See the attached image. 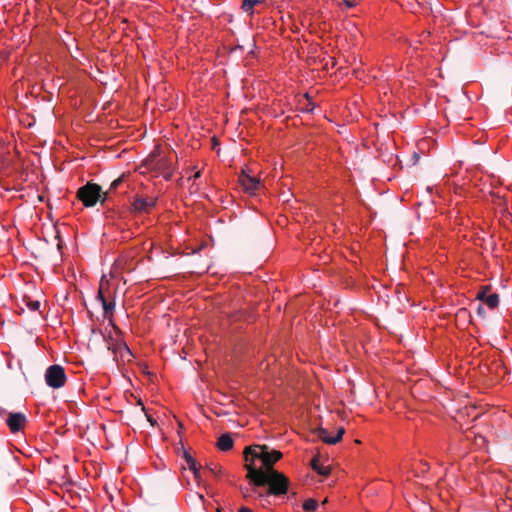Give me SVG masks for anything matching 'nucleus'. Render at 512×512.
Returning <instances> with one entry per match:
<instances>
[{
  "instance_id": "nucleus-1",
  "label": "nucleus",
  "mask_w": 512,
  "mask_h": 512,
  "mask_svg": "<svg viewBox=\"0 0 512 512\" xmlns=\"http://www.w3.org/2000/svg\"><path fill=\"white\" fill-rule=\"evenodd\" d=\"M244 454L247 477L251 484L258 487L268 486V493L275 496L288 492V478L273 469V465L282 458L280 451L270 449L267 445H254L246 447Z\"/></svg>"
},
{
  "instance_id": "nucleus-2",
  "label": "nucleus",
  "mask_w": 512,
  "mask_h": 512,
  "mask_svg": "<svg viewBox=\"0 0 512 512\" xmlns=\"http://www.w3.org/2000/svg\"><path fill=\"white\" fill-rule=\"evenodd\" d=\"M77 198L85 207H94L97 202L103 205L108 200V192H102L100 185L88 182L78 189Z\"/></svg>"
},
{
  "instance_id": "nucleus-3",
  "label": "nucleus",
  "mask_w": 512,
  "mask_h": 512,
  "mask_svg": "<svg viewBox=\"0 0 512 512\" xmlns=\"http://www.w3.org/2000/svg\"><path fill=\"white\" fill-rule=\"evenodd\" d=\"M45 382L53 389H59L64 386L66 382L64 368L58 364L49 366L45 372Z\"/></svg>"
},
{
  "instance_id": "nucleus-4",
  "label": "nucleus",
  "mask_w": 512,
  "mask_h": 512,
  "mask_svg": "<svg viewBox=\"0 0 512 512\" xmlns=\"http://www.w3.org/2000/svg\"><path fill=\"white\" fill-rule=\"evenodd\" d=\"M157 200V197L154 196L142 197L136 195L132 202L133 211L137 213H148L152 208L156 206Z\"/></svg>"
},
{
  "instance_id": "nucleus-5",
  "label": "nucleus",
  "mask_w": 512,
  "mask_h": 512,
  "mask_svg": "<svg viewBox=\"0 0 512 512\" xmlns=\"http://www.w3.org/2000/svg\"><path fill=\"white\" fill-rule=\"evenodd\" d=\"M27 418L25 414L21 412H10L8 413V417L6 419V424L9 427L12 433L19 432L24 424L26 423Z\"/></svg>"
},
{
  "instance_id": "nucleus-6",
  "label": "nucleus",
  "mask_w": 512,
  "mask_h": 512,
  "mask_svg": "<svg viewBox=\"0 0 512 512\" xmlns=\"http://www.w3.org/2000/svg\"><path fill=\"white\" fill-rule=\"evenodd\" d=\"M183 459L190 471H192L194 475V479L198 486L202 485V476L200 472V468L197 466L196 460L194 457L186 450L183 451Z\"/></svg>"
},
{
  "instance_id": "nucleus-7",
  "label": "nucleus",
  "mask_w": 512,
  "mask_h": 512,
  "mask_svg": "<svg viewBox=\"0 0 512 512\" xmlns=\"http://www.w3.org/2000/svg\"><path fill=\"white\" fill-rule=\"evenodd\" d=\"M240 184L243 187L244 191L253 194L260 186V181L253 176L248 174H243L239 178Z\"/></svg>"
},
{
  "instance_id": "nucleus-8",
  "label": "nucleus",
  "mask_w": 512,
  "mask_h": 512,
  "mask_svg": "<svg viewBox=\"0 0 512 512\" xmlns=\"http://www.w3.org/2000/svg\"><path fill=\"white\" fill-rule=\"evenodd\" d=\"M476 298L481 302V304H486L490 309L496 308L499 304V295L497 293L487 294L486 289L478 292Z\"/></svg>"
},
{
  "instance_id": "nucleus-9",
  "label": "nucleus",
  "mask_w": 512,
  "mask_h": 512,
  "mask_svg": "<svg viewBox=\"0 0 512 512\" xmlns=\"http://www.w3.org/2000/svg\"><path fill=\"white\" fill-rule=\"evenodd\" d=\"M344 433L345 429L343 427H339L336 435L330 436L326 429L320 428L318 431V437L327 444L335 445L342 439Z\"/></svg>"
},
{
  "instance_id": "nucleus-10",
  "label": "nucleus",
  "mask_w": 512,
  "mask_h": 512,
  "mask_svg": "<svg viewBox=\"0 0 512 512\" xmlns=\"http://www.w3.org/2000/svg\"><path fill=\"white\" fill-rule=\"evenodd\" d=\"M315 104L313 103L310 95L305 93L302 98L299 100V111L302 113H313L315 109Z\"/></svg>"
},
{
  "instance_id": "nucleus-11",
  "label": "nucleus",
  "mask_w": 512,
  "mask_h": 512,
  "mask_svg": "<svg viewBox=\"0 0 512 512\" xmlns=\"http://www.w3.org/2000/svg\"><path fill=\"white\" fill-rule=\"evenodd\" d=\"M234 445V440L230 433H223L217 441V447L221 451H229Z\"/></svg>"
},
{
  "instance_id": "nucleus-12",
  "label": "nucleus",
  "mask_w": 512,
  "mask_h": 512,
  "mask_svg": "<svg viewBox=\"0 0 512 512\" xmlns=\"http://www.w3.org/2000/svg\"><path fill=\"white\" fill-rule=\"evenodd\" d=\"M262 0H242V10L245 13L252 15L254 13V7L257 4H261Z\"/></svg>"
},
{
  "instance_id": "nucleus-13",
  "label": "nucleus",
  "mask_w": 512,
  "mask_h": 512,
  "mask_svg": "<svg viewBox=\"0 0 512 512\" xmlns=\"http://www.w3.org/2000/svg\"><path fill=\"white\" fill-rule=\"evenodd\" d=\"M104 317L108 318L113 315L114 309H115V300H106L103 301L102 304Z\"/></svg>"
},
{
  "instance_id": "nucleus-14",
  "label": "nucleus",
  "mask_w": 512,
  "mask_h": 512,
  "mask_svg": "<svg viewBox=\"0 0 512 512\" xmlns=\"http://www.w3.org/2000/svg\"><path fill=\"white\" fill-rule=\"evenodd\" d=\"M114 352H119L120 356L123 359H126V357H131L132 356V352H131L130 348L128 347V345L126 343L118 344L117 348L114 349Z\"/></svg>"
},
{
  "instance_id": "nucleus-15",
  "label": "nucleus",
  "mask_w": 512,
  "mask_h": 512,
  "mask_svg": "<svg viewBox=\"0 0 512 512\" xmlns=\"http://www.w3.org/2000/svg\"><path fill=\"white\" fill-rule=\"evenodd\" d=\"M318 507V502L315 499L309 498L304 501L303 503V509L307 512H312L316 510Z\"/></svg>"
},
{
  "instance_id": "nucleus-16",
  "label": "nucleus",
  "mask_w": 512,
  "mask_h": 512,
  "mask_svg": "<svg viewBox=\"0 0 512 512\" xmlns=\"http://www.w3.org/2000/svg\"><path fill=\"white\" fill-rule=\"evenodd\" d=\"M104 280H105V276H103L100 281V288H99V291L96 296L97 300L101 303V305L103 304V301L108 300L106 292L104 290Z\"/></svg>"
},
{
  "instance_id": "nucleus-17",
  "label": "nucleus",
  "mask_w": 512,
  "mask_h": 512,
  "mask_svg": "<svg viewBox=\"0 0 512 512\" xmlns=\"http://www.w3.org/2000/svg\"><path fill=\"white\" fill-rule=\"evenodd\" d=\"M153 165H154V168H157V169L169 170L171 164L168 160H166L164 158H160Z\"/></svg>"
},
{
  "instance_id": "nucleus-18",
  "label": "nucleus",
  "mask_w": 512,
  "mask_h": 512,
  "mask_svg": "<svg viewBox=\"0 0 512 512\" xmlns=\"http://www.w3.org/2000/svg\"><path fill=\"white\" fill-rule=\"evenodd\" d=\"M26 306L31 310V311H37L39 310L40 308V302L38 300H32V299H28L27 302H26Z\"/></svg>"
},
{
  "instance_id": "nucleus-19",
  "label": "nucleus",
  "mask_w": 512,
  "mask_h": 512,
  "mask_svg": "<svg viewBox=\"0 0 512 512\" xmlns=\"http://www.w3.org/2000/svg\"><path fill=\"white\" fill-rule=\"evenodd\" d=\"M121 183H122V178H121V177H120V178L115 179V180L110 184V188H109V190L107 191V192H108V194H109L111 191L116 190V189L119 187V185H120Z\"/></svg>"
},
{
  "instance_id": "nucleus-20",
  "label": "nucleus",
  "mask_w": 512,
  "mask_h": 512,
  "mask_svg": "<svg viewBox=\"0 0 512 512\" xmlns=\"http://www.w3.org/2000/svg\"><path fill=\"white\" fill-rule=\"evenodd\" d=\"M208 470L215 476L219 477L222 473V469L215 466V467H208Z\"/></svg>"
},
{
  "instance_id": "nucleus-21",
  "label": "nucleus",
  "mask_w": 512,
  "mask_h": 512,
  "mask_svg": "<svg viewBox=\"0 0 512 512\" xmlns=\"http://www.w3.org/2000/svg\"><path fill=\"white\" fill-rule=\"evenodd\" d=\"M476 312L479 316H482V317L485 316V308L483 307V305L481 303L478 304Z\"/></svg>"
},
{
  "instance_id": "nucleus-22",
  "label": "nucleus",
  "mask_w": 512,
  "mask_h": 512,
  "mask_svg": "<svg viewBox=\"0 0 512 512\" xmlns=\"http://www.w3.org/2000/svg\"><path fill=\"white\" fill-rule=\"evenodd\" d=\"M314 469H316L318 471V473L322 474V475H327L329 473V470L325 467H320V468L314 467Z\"/></svg>"
},
{
  "instance_id": "nucleus-23",
  "label": "nucleus",
  "mask_w": 512,
  "mask_h": 512,
  "mask_svg": "<svg viewBox=\"0 0 512 512\" xmlns=\"http://www.w3.org/2000/svg\"><path fill=\"white\" fill-rule=\"evenodd\" d=\"M238 512H253V511L246 506H242L239 508Z\"/></svg>"
},
{
  "instance_id": "nucleus-24",
  "label": "nucleus",
  "mask_w": 512,
  "mask_h": 512,
  "mask_svg": "<svg viewBox=\"0 0 512 512\" xmlns=\"http://www.w3.org/2000/svg\"><path fill=\"white\" fill-rule=\"evenodd\" d=\"M201 177V171H196L195 174L191 177L193 180H196Z\"/></svg>"
},
{
  "instance_id": "nucleus-25",
  "label": "nucleus",
  "mask_w": 512,
  "mask_h": 512,
  "mask_svg": "<svg viewBox=\"0 0 512 512\" xmlns=\"http://www.w3.org/2000/svg\"><path fill=\"white\" fill-rule=\"evenodd\" d=\"M197 496L202 502L204 501V496L202 494H197Z\"/></svg>"
},
{
  "instance_id": "nucleus-26",
  "label": "nucleus",
  "mask_w": 512,
  "mask_h": 512,
  "mask_svg": "<svg viewBox=\"0 0 512 512\" xmlns=\"http://www.w3.org/2000/svg\"><path fill=\"white\" fill-rule=\"evenodd\" d=\"M170 177H171V173H169L167 176H165V179H166V180H169V179H170Z\"/></svg>"
},
{
  "instance_id": "nucleus-27",
  "label": "nucleus",
  "mask_w": 512,
  "mask_h": 512,
  "mask_svg": "<svg viewBox=\"0 0 512 512\" xmlns=\"http://www.w3.org/2000/svg\"><path fill=\"white\" fill-rule=\"evenodd\" d=\"M4 412H5V410L0 407V415H2Z\"/></svg>"
}]
</instances>
